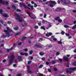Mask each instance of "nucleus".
Instances as JSON below:
<instances>
[{
  "mask_svg": "<svg viewBox=\"0 0 76 76\" xmlns=\"http://www.w3.org/2000/svg\"><path fill=\"white\" fill-rule=\"evenodd\" d=\"M71 2L70 1H69L68 2H66L65 1L64 2V4H70Z\"/></svg>",
  "mask_w": 76,
  "mask_h": 76,
  "instance_id": "obj_13",
  "label": "nucleus"
},
{
  "mask_svg": "<svg viewBox=\"0 0 76 76\" xmlns=\"http://www.w3.org/2000/svg\"><path fill=\"white\" fill-rule=\"evenodd\" d=\"M24 56H28V53H24Z\"/></svg>",
  "mask_w": 76,
  "mask_h": 76,
  "instance_id": "obj_37",
  "label": "nucleus"
},
{
  "mask_svg": "<svg viewBox=\"0 0 76 76\" xmlns=\"http://www.w3.org/2000/svg\"><path fill=\"white\" fill-rule=\"evenodd\" d=\"M29 7H30L31 9H30V8H29V10H34V7L32 6H31V4H29Z\"/></svg>",
  "mask_w": 76,
  "mask_h": 76,
  "instance_id": "obj_8",
  "label": "nucleus"
},
{
  "mask_svg": "<svg viewBox=\"0 0 76 76\" xmlns=\"http://www.w3.org/2000/svg\"><path fill=\"white\" fill-rule=\"evenodd\" d=\"M23 6L24 8H28V9H29V7H28L25 4H23Z\"/></svg>",
  "mask_w": 76,
  "mask_h": 76,
  "instance_id": "obj_16",
  "label": "nucleus"
},
{
  "mask_svg": "<svg viewBox=\"0 0 76 76\" xmlns=\"http://www.w3.org/2000/svg\"><path fill=\"white\" fill-rule=\"evenodd\" d=\"M58 44H62V42L61 41H59L58 42Z\"/></svg>",
  "mask_w": 76,
  "mask_h": 76,
  "instance_id": "obj_46",
  "label": "nucleus"
},
{
  "mask_svg": "<svg viewBox=\"0 0 76 76\" xmlns=\"http://www.w3.org/2000/svg\"><path fill=\"white\" fill-rule=\"evenodd\" d=\"M59 60L60 61V62L63 61V59H62L61 58H59Z\"/></svg>",
  "mask_w": 76,
  "mask_h": 76,
  "instance_id": "obj_53",
  "label": "nucleus"
},
{
  "mask_svg": "<svg viewBox=\"0 0 76 76\" xmlns=\"http://www.w3.org/2000/svg\"><path fill=\"white\" fill-rule=\"evenodd\" d=\"M61 34L62 35H64V34H65V32H64V31H62L61 32Z\"/></svg>",
  "mask_w": 76,
  "mask_h": 76,
  "instance_id": "obj_39",
  "label": "nucleus"
},
{
  "mask_svg": "<svg viewBox=\"0 0 76 76\" xmlns=\"http://www.w3.org/2000/svg\"><path fill=\"white\" fill-rule=\"evenodd\" d=\"M64 60L66 61H69V58L66 57H65L64 58Z\"/></svg>",
  "mask_w": 76,
  "mask_h": 76,
  "instance_id": "obj_11",
  "label": "nucleus"
},
{
  "mask_svg": "<svg viewBox=\"0 0 76 76\" xmlns=\"http://www.w3.org/2000/svg\"><path fill=\"white\" fill-rule=\"evenodd\" d=\"M54 71H57V69L56 68H54Z\"/></svg>",
  "mask_w": 76,
  "mask_h": 76,
  "instance_id": "obj_60",
  "label": "nucleus"
},
{
  "mask_svg": "<svg viewBox=\"0 0 76 76\" xmlns=\"http://www.w3.org/2000/svg\"><path fill=\"white\" fill-rule=\"evenodd\" d=\"M20 4V6L21 7H22V6H23V4H22V3H19Z\"/></svg>",
  "mask_w": 76,
  "mask_h": 76,
  "instance_id": "obj_45",
  "label": "nucleus"
},
{
  "mask_svg": "<svg viewBox=\"0 0 76 76\" xmlns=\"http://www.w3.org/2000/svg\"><path fill=\"white\" fill-rule=\"evenodd\" d=\"M43 76V74H39V76Z\"/></svg>",
  "mask_w": 76,
  "mask_h": 76,
  "instance_id": "obj_61",
  "label": "nucleus"
},
{
  "mask_svg": "<svg viewBox=\"0 0 76 76\" xmlns=\"http://www.w3.org/2000/svg\"><path fill=\"white\" fill-rule=\"evenodd\" d=\"M34 28H35V29H38V26H34Z\"/></svg>",
  "mask_w": 76,
  "mask_h": 76,
  "instance_id": "obj_47",
  "label": "nucleus"
},
{
  "mask_svg": "<svg viewBox=\"0 0 76 76\" xmlns=\"http://www.w3.org/2000/svg\"><path fill=\"white\" fill-rule=\"evenodd\" d=\"M4 32H6V34H7V35H2V37H3L4 38H6V37H9V35H10V34H9V32H8V31H7V30H4Z\"/></svg>",
  "mask_w": 76,
  "mask_h": 76,
  "instance_id": "obj_2",
  "label": "nucleus"
},
{
  "mask_svg": "<svg viewBox=\"0 0 76 76\" xmlns=\"http://www.w3.org/2000/svg\"><path fill=\"white\" fill-rule=\"evenodd\" d=\"M64 27L65 28H67L69 27V26L67 25H64Z\"/></svg>",
  "mask_w": 76,
  "mask_h": 76,
  "instance_id": "obj_44",
  "label": "nucleus"
},
{
  "mask_svg": "<svg viewBox=\"0 0 76 76\" xmlns=\"http://www.w3.org/2000/svg\"><path fill=\"white\" fill-rule=\"evenodd\" d=\"M18 59L20 61H22V60H23V58H22L21 57V56H19L18 57Z\"/></svg>",
  "mask_w": 76,
  "mask_h": 76,
  "instance_id": "obj_6",
  "label": "nucleus"
},
{
  "mask_svg": "<svg viewBox=\"0 0 76 76\" xmlns=\"http://www.w3.org/2000/svg\"><path fill=\"white\" fill-rule=\"evenodd\" d=\"M34 47H37V48H41L42 47V46H39V45L37 44H36L34 45Z\"/></svg>",
  "mask_w": 76,
  "mask_h": 76,
  "instance_id": "obj_7",
  "label": "nucleus"
},
{
  "mask_svg": "<svg viewBox=\"0 0 76 76\" xmlns=\"http://www.w3.org/2000/svg\"><path fill=\"white\" fill-rule=\"evenodd\" d=\"M46 65H50V63L48 62H46Z\"/></svg>",
  "mask_w": 76,
  "mask_h": 76,
  "instance_id": "obj_41",
  "label": "nucleus"
},
{
  "mask_svg": "<svg viewBox=\"0 0 76 76\" xmlns=\"http://www.w3.org/2000/svg\"><path fill=\"white\" fill-rule=\"evenodd\" d=\"M16 15V16L17 17V18H16V19H18V20L19 22H21L22 21V20L20 19V16L19 15H18V14H15Z\"/></svg>",
  "mask_w": 76,
  "mask_h": 76,
  "instance_id": "obj_4",
  "label": "nucleus"
},
{
  "mask_svg": "<svg viewBox=\"0 0 76 76\" xmlns=\"http://www.w3.org/2000/svg\"><path fill=\"white\" fill-rule=\"evenodd\" d=\"M45 21L44 20H43L42 21V23H44V24H45Z\"/></svg>",
  "mask_w": 76,
  "mask_h": 76,
  "instance_id": "obj_33",
  "label": "nucleus"
},
{
  "mask_svg": "<svg viewBox=\"0 0 76 76\" xmlns=\"http://www.w3.org/2000/svg\"><path fill=\"white\" fill-rule=\"evenodd\" d=\"M48 72H51V70L50 69H48Z\"/></svg>",
  "mask_w": 76,
  "mask_h": 76,
  "instance_id": "obj_50",
  "label": "nucleus"
},
{
  "mask_svg": "<svg viewBox=\"0 0 76 76\" xmlns=\"http://www.w3.org/2000/svg\"><path fill=\"white\" fill-rule=\"evenodd\" d=\"M45 58H42V60H43V61H44L45 60Z\"/></svg>",
  "mask_w": 76,
  "mask_h": 76,
  "instance_id": "obj_59",
  "label": "nucleus"
},
{
  "mask_svg": "<svg viewBox=\"0 0 76 76\" xmlns=\"http://www.w3.org/2000/svg\"><path fill=\"white\" fill-rule=\"evenodd\" d=\"M3 0H0V3H2V4H6L7 6L8 5V4H9V2L7 1H2Z\"/></svg>",
  "mask_w": 76,
  "mask_h": 76,
  "instance_id": "obj_3",
  "label": "nucleus"
},
{
  "mask_svg": "<svg viewBox=\"0 0 76 76\" xmlns=\"http://www.w3.org/2000/svg\"><path fill=\"white\" fill-rule=\"evenodd\" d=\"M6 50H7V52H9V51H10V50L9 49H8L7 48Z\"/></svg>",
  "mask_w": 76,
  "mask_h": 76,
  "instance_id": "obj_54",
  "label": "nucleus"
},
{
  "mask_svg": "<svg viewBox=\"0 0 76 76\" xmlns=\"http://www.w3.org/2000/svg\"><path fill=\"white\" fill-rule=\"evenodd\" d=\"M34 7H37L38 6V5H37V3H35L34 4Z\"/></svg>",
  "mask_w": 76,
  "mask_h": 76,
  "instance_id": "obj_27",
  "label": "nucleus"
},
{
  "mask_svg": "<svg viewBox=\"0 0 76 76\" xmlns=\"http://www.w3.org/2000/svg\"><path fill=\"white\" fill-rule=\"evenodd\" d=\"M68 70H71L74 71V70H76V67H73L72 68H69L68 69Z\"/></svg>",
  "mask_w": 76,
  "mask_h": 76,
  "instance_id": "obj_9",
  "label": "nucleus"
},
{
  "mask_svg": "<svg viewBox=\"0 0 76 76\" xmlns=\"http://www.w3.org/2000/svg\"><path fill=\"white\" fill-rule=\"evenodd\" d=\"M52 64H54L55 63H56V61H53L52 62Z\"/></svg>",
  "mask_w": 76,
  "mask_h": 76,
  "instance_id": "obj_24",
  "label": "nucleus"
},
{
  "mask_svg": "<svg viewBox=\"0 0 76 76\" xmlns=\"http://www.w3.org/2000/svg\"><path fill=\"white\" fill-rule=\"evenodd\" d=\"M20 54L21 55H22V56H24V53H23L22 52Z\"/></svg>",
  "mask_w": 76,
  "mask_h": 76,
  "instance_id": "obj_56",
  "label": "nucleus"
},
{
  "mask_svg": "<svg viewBox=\"0 0 76 76\" xmlns=\"http://www.w3.org/2000/svg\"><path fill=\"white\" fill-rule=\"evenodd\" d=\"M27 72L29 73V66H27Z\"/></svg>",
  "mask_w": 76,
  "mask_h": 76,
  "instance_id": "obj_32",
  "label": "nucleus"
},
{
  "mask_svg": "<svg viewBox=\"0 0 76 76\" xmlns=\"http://www.w3.org/2000/svg\"><path fill=\"white\" fill-rule=\"evenodd\" d=\"M25 39H26V37H24L21 38V40L24 41Z\"/></svg>",
  "mask_w": 76,
  "mask_h": 76,
  "instance_id": "obj_23",
  "label": "nucleus"
},
{
  "mask_svg": "<svg viewBox=\"0 0 76 76\" xmlns=\"http://www.w3.org/2000/svg\"><path fill=\"white\" fill-rule=\"evenodd\" d=\"M14 3H18V1L17 0H15L14 1Z\"/></svg>",
  "mask_w": 76,
  "mask_h": 76,
  "instance_id": "obj_62",
  "label": "nucleus"
},
{
  "mask_svg": "<svg viewBox=\"0 0 76 76\" xmlns=\"http://www.w3.org/2000/svg\"><path fill=\"white\" fill-rule=\"evenodd\" d=\"M5 61H6V59H4L3 60L2 62L5 63Z\"/></svg>",
  "mask_w": 76,
  "mask_h": 76,
  "instance_id": "obj_57",
  "label": "nucleus"
},
{
  "mask_svg": "<svg viewBox=\"0 0 76 76\" xmlns=\"http://www.w3.org/2000/svg\"><path fill=\"white\" fill-rule=\"evenodd\" d=\"M22 43L21 42H20L18 44V45H21Z\"/></svg>",
  "mask_w": 76,
  "mask_h": 76,
  "instance_id": "obj_58",
  "label": "nucleus"
},
{
  "mask_svg": "<svg viewBox=\"0 0 76 76\" xmlns=\"http://www.w3.org/2000/svg\"><path fill=\"white\" fill-rule=\"evenodd\" d=\"M18 12H21V10L19 9H17L16 10Z\"/></svg>",
  "mask_w": 76,
  "mask_h": 76,
  "instance_id": "obj_36",
  "label": "nucleus"
},
{
  "mask_svg": "<svg viewBox=\"0 0 76 76\" xmlns=\"http://www.w3.org/2000/svg\"><path fill=\"white\" fill-rule=\"evenodd\" d=\"M3 16H4V17H5V18H7V17H8L7 15L6 14H4L3 15Z\"/></svg>",
  "mask_w": 76,
  "mask_h": 76,
  "instance_id": "obj_14",
  "label": "nucleus"
},
{
  "mask_svg": "<svg viewBox=\"0 0 76 76\" xmlns=\"http://www.w3.org/2000/svg\"><path fill=\"white\" fill-rule=\"evenodd\" d=\"M53 35V33L51 32L49 33L48 34L47 33L46 34H45L46 37H49L50 36H51V35Z\"/></svg>",
  "mask_w": 76,
  "mask_h": 76,
  "instance_id": "obj_5",
  "label": "nucleus"
},
{
  "mask_svg": "<svg viewBox=\"0 0 76 76\" xmlns=\"http://www.w3.org/2000/svg\"><path fill=\"white\" fill-rule=\"evenodd\" d=\"M38 25L39 26H41V23H38Z\"/></svg>",
  "mask_w": 76,
  "mask_h": 76,
  "instance_id": "obj_63",
  "label": "nucleus"
},
{
  "mask_svg": "<svg viewBox=\"0 0 76 76\" xmlns=\"http://www.w3.org/2000/svg\"><path fill=\"white\" fill-rule=\"evenodd\" d=\"M33 53V51L32 50H30L29 52V54L30 55H31Z\"/></svg>",
  "mask_w": 76,
  "mask_h": 76,
  "instance_id": "obj_21",
  "label": "nucleus"
},
{
  "mask_svg": "<svg viewBox=\"0 0 76 76\" xmlns=\"http://www.w3.org/2000/svg\"><path fill=\"white\" fill-rule=\"evenodd\" d=\"M60 19V17H56L55 18V20H58Z\"/></svg>",
  "mask_w": 76,
  "mask_h": 76,
  "instance_id": "obj_18",
  "label": "nucleus"
},
{
  "mask_svg": "<svg viewBox=\"0 0 76 76\" xmlns=\"http://www.w3.org/2000/svg\"><path fill=\"white\" fill-rule=\"evenodd\" d=\"M7 29L8 32V31L9 32H12V30L10 29H9V27H7Z\"/></svg>",
  "mask_w": 76,
  "mask_h": 76,
  "instance_id": "obj_12",
  "label": "nucleus"
},
{
  "mask_svg": "<svg viewBox=\"0 0 76 76\" xmlns=\"http://www.w3.org/2000/svg\"><path fill=\"white\" fill-rule=\"evenodd\" d=\"M29 16L31 18V19H37V17H31V13L29 12Z\"/></svg>",
  "mask_w": 76,
  "mask_h": 76,
  "instance_id": "obj_10",
  "label": "nucleus"
},
{
  "mask_svg": "<svg viewBox=\"0 0 76 76\" xmlns=\"http://www.w3.org/2000/svg\"><path fill=\"white\" fill-rule=\"evenodd\" d=\"M72 64L74 65L75 66H76V62H75L74 63H73Z\"/></svg>",
  "mask_w": 76,
  "mask_h": 76,
  "instance_id": "obj_51",
  "label": "nucleus"
},
{
  "mask_svg": "<svg viewBox=\"0 0 76 76\" xmlns=\"http://www.w3.org/2000/svg\"><path fill=\"white\" fill-rule=\"evenodd\" d=\"M50 6L51 7H54V5L52 4H50Z\"/></svg>",
  "mask_w": 76,
  "mask_h": 76,
  "instance_id": "obj_43",
  "label": "nucleus"
},
{
  "mask_svg": "<svg viewBox=\"0 0 76 76\" xmlns=\"http://www.w3.org/2000/svg\"><path fill=\"white\" fill-rule=\"evenodd\" d=\"M56 56H58V55H60V53H59V52H56Z\"/></svg>",
  "mask_w": 76,
  "mask_h": 76,
  "instance_id": "obj_38",
  "label": "nucleus"
},
{
  "mask_svg": "<svg viewBox=\"0 0 76 76\" xmlns=\"http://www.w3.org/2000/svg\"><path fill=\"white\" fill-rule=\"evenodd\" d=\"M49 2H50L51 3H52V4H54V3H56V1H50Z\"/></svg>",
  "mask_w": 76,
  "mask_h": 76,
  "instance_id": "obj_15",
  "label": "nucleus"
},
{
  "mask_svg": "<svg viewBox=\"0 0 76 76\" xmlns=\"http://www.w3.org/2000/svg\"><path fill=\"white\" fill-rule=\"evenodd\" d=\"M66 73H72V72L68 71L67 70H66Z\"/></svg>",
  "mask_w": 76,
  "mask_h": 76,
  "instance_id": "obj_19",
  "label": "nucleus"
},
{
  "mask_svg": "<svg viewBox=\"0 0 76 76\" xmlns=\"http://www.w3.org/2000/svg\"><path fill=\"white\" fill-rule=\"evenodd\" d=\"M65 35L67 36V37H69L70 36V34H69L66 33Z\"/></svg>",
  "mask_w": 76,
  "mask_h": 76,
  "instance_id": "obj_42",
  "label": "nucleus"
},
{
  "mask_svg": "<svg viewBox=\"0 0 76 76\" xmlns=\"http://www.w3.org/2000/svg\"><path fill=\"white\" fill-rule=\"evenodd\" d=\"M29 58H30V60H33V59L34 58L33 56H29Z\"/></svg>",
  "mask_w": 76,
  "mask_h": 76,
  "instance_id": "obj_31",
  "label": "nucleus"
},
{
  "mask_svg": "<svg viewBox=\"0 0 76 76\" xmlns=\"http://www.w3.org/2000/svg\"><path fill=\"white\" fill-rule=\"evenodd\" d=\"M72 12L73 13H76V10H73Z\"/></svg>",
  "mask_w": 76,
  "mask_h": 76,
  "instance_id": "obj_55",
  "label": "nucleus"
},
{
  "mask_svg": "<svg viewBox=\"0 0 76 76\" xmlns=\"http://www.w3.org/2000/svg\"><path fill=\"white\" fill-rule=\"evenodd\" d=\"M14 59L15 56L13 55H11L9 61V63H12V61H13V60Z\"/></svg>",
  "mask_w": 76,
  "mask_h": 76,
  "instance_id": "obj_1",
  "label": "nucleus"
},
{
  "mask_svg": "<svg viewBox=\"0 0 76 76\" xmlns=\"http://www.w3.org/2000/svg\"><path fill=\"white\" fill-rule=\"evenodd\" d=\"M57 39L56 38H53V41H57Z\"/></svg>",
  "mask_w": 76,
  "mask_h": 76,
  "instance_id": "obj_34",
  "label": "nucleus"
},
{
  "mask_svg": "<svg viewBox=\"0 0 76 76\" xmlns=\"http://www.w3.org/2000/svg\"><path fill=\"white\" fill-rule=\"evenodd\" d=\"M41 29H43V30H45V28L44 26H42L41 27Z\"/></svg>",
  "mask_w": 76,
  "mask_h": 76,
  "instance_id": "obj_17",
  "label": "nucleus"
},
{
  "mask_svg": "<svg viewBox=\"0 0 76 76\" xmlns=\"http://www.w3.org/2000/svg\"><path fill=\"white\" fill-rule=\"evenodd\" d=\"M18 29L19 28L18 27L14 28V30H18Z\"/></svg>",
  "mask_w": 76,
  "mask_h": 76,
  "instance_id": "obj_25",
  "label": "nucleus"
},
{
  "mask_svg": "<svg viewBox=\"0 0 76 76\" xmlns=\"http://www.w3.org/2000/svg\"><path fill=\"white\" fill-rule=\"evenodd\" d=\"M29 73H32V71H31L30 70H29Z\"/></svg>",
  "mask_w": 76,
  "mask_h": 76,
  "instance_id": "obj_64",
  "label": "nucleus"
},
{
  "mask_svg": "<svg viewBox=\"0 0 76 76\" xmlns=\"http://www.w3.org/2000/svg\"><path fill=\"white\" fill-rule=\"evenodd\" d=\"M20 35V33H17L15 35V37H16V36L17 35Z\"/></svg>",
  "mask_w": 76,
  "mask_h": 76,
  "instance_id": "obj_30",
  "label": "nucleus"
},
{
  "mask_svg": "<svg viewBox=\"0 0 76 76\" xmlns=\"http://www.w3.org/2000/svg\"><path fill=\"white\" fill-rule=\"evenodd\" d=\"M75 29H76V27L74 26H73L72 28V29L73 30Z\"/></svg>",
  "mask_w": 76,
  "mask_h": 76,
  "instance_id": "obj_35",
  "label": "nucleus"
},
{
  "mask_svg": "<svg viewBox=\"0 0 76 76\" xmlns=\"http://www.w3.org/2000/svg\"><path fill=\"white\" fill-rule=\"evenodd\" d=\"M43 67V65L42 64H41L39 66V69H40V68H42Z\"/></svg>",
  "mask_w": 76,
  "mask_h": 76,
  "instance_id": "obj_26",
  "label": "nucleus"
},
{
  "mask_svg": "<svg viewBox=\"0 0 76 76\" xmlns=\"http://www.w3.org/2000/svg\"><path fill=\"white\" fill-rule=\"evenodd\" d=\"M39 39L38 40V41L39 42H41V41H42V38H41V37H40L39 38Z\"/></svg>",
  "mask_w": 76,
  "mask_h": 76,
  "instance_id": "obj_20",
  "label": "nucleus"
},
{
  "mask_svg": "<svg viewBox=\"0 0 76 76\" xmlns=\"http://www.w3.org/2000/svg\"><path fill=\"white\" fill-rule=\"evenodd\" d=\"M12 7H13V8H14V9H15V10H16V6L15 5H12Z\"/></svg>",
  "mask_w": 76,
  "mask_h": 76,
  "instance_id": "obj_22",
  "label": "nucleus"
},
{
  "mask_svg": "<svg viewBox=\"0 0 76 76\" xmlns=\"http://www.w3.org/2000/svg\"><path fill=\"white\" fill-rule=\"evenodd\" d=\"M22 76V74H18L16 75V76Z\"/></svg>",
  "mask_w": 76,
  "mask_h": 76,
  "instance_id": "obj_40",
  "label": "nucleus"
},
{
  "mask_svg": "<svg viewBox=\"0 0 76 76\" xmlns=\"http://www.w3.org/2000/svg\"><path fill=\"white\" fill-rule=\"evenodd\" d=\"M24 51H25V52H27V51H28V49L27 48H25L24 50Z\"/></svg>",
  "mask_w": 76,
  "mask_h": 76,
  "instance_id": "obj_48",
  "label": "nucleus"
},
{
  "mask_svg": "<svg viewBox=\"0 0 76 76\" xmlns=\"http://www.w3.org/2000/svg\"><path fill=\"white\" fill-rule=\"evenodd\" d=\"M58 21L61 23L62 22V20H61V19H59V20H58Z\"/></svg>",
  "mask_w": 76,
  "mask_h": 76,
  "instance_id": "obj_49",
  "label": "nucleus"
},
{
  "mask_svg": "<svg viewBox=\"0 0 76 76\" xmlns=\"http://www.w3.org/2000/svg\"><path fill=\"white\" fill-rule=\"evenodd\" d=\"M0 14H3V10L2 9H0Z\"/></svg>",
  "mask_w": 76,
  "mask_h": 76,
  "instance_id": "obj_28",
  "label": "nucleus"
},
{
  "mask_svg": "<svg viewBox=\"0 0 76 76\" xmlns=\"http://www.w3.org/2000/svg\"><path fill=\"white\" fill-rule=\"evenodd\" d=\"M46 17H47V14H45L44 16V18H45Z\"/></svg>",
  "mask_w": 76,
  "mask_h": 76,
  "instance_id": "obj_52",
  "label": "nucleus"
},
{
  "mask_svg": "<svg viewBox=\"0 0 76 76\" xmlns=\"http://www.w3.org/2000/svg\"><path fill=\"white\" fill-rule=\"evenodd\" d=\"M39 54L40 56H44V55L45 54L42 53L41 52H39Z\"/></svg>",
  "mask_w": 76,
  "mask_h": 76,
  "instance_id": "obj_29",
  "label": "nucleus"
}]
</instances>
